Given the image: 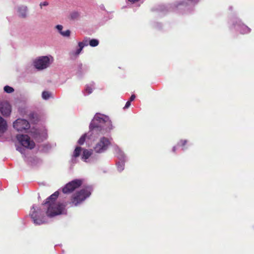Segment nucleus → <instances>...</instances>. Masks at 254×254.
Masks as SVG:
<instances>
[{
  "label": "nucleus",
  "instance_id": "f257e3e1",
  "mask_svg": "<svg viewBox=\"0 0 254 254\" xmlns=\"http://www.w3.org/2000/svg\"><path fill=\"white\" fill-rule=\"evenodd\" d=\"M59 195V191H56L46 199L45 203H43V205H48L46 214L48 217H52L60 215L64 210L65 205L62 203L56 201Z\"/></svg>",
  "mask_w": 254,
  "mask_h": 254
},
{
  "label": "nucleus",
  "instance_id": "f03ea898",
  "mask_svg": "<svg viewBox=\"0 0 254 254\" xmlns=\"http://www.w3.org/2000/svg\"><path fill=\"white\" fill-rule=\"evenodd\" d=\"M90 128L93 132L99 130L102 134L112 129L111 122L108 120H105L102 118L96 117L90 124Z\"/></svg>",
  "mask_w": 254,
  "mask_h": 254
},
{
  "label": "nucleus",
  "instance_id": "7ed1b4c3",
  "mask_svg": "<svg viewBox=\"0 0 254 254\" xmlns=\"http://www.w3.org/2000/svg\"><path fill=\"white\" fill-rule=\"evenodd\" d=\"M91 193V190L88 188L77 191L71 195L70 203L74 206H77L88 197Z\"/></svg>",
  "mask_w": 254,
  "mask_h": 254
},
{
  "label": "nucleus",
  "instance_id": "20e7f679",
  "mask_svg": "<svg viewBox=\"0 0 254 254\" xmlns=\"http://www.w3.org/2000/svg\"><path fill=\"white\" fill-rule=\"evenodd\" d=\"M82 184V181L80 179H75L67 184L63 188L64 193L67 194L72 192L75 189L79 188Z\"/></svg>",
  "mask_w": 254,
  "mask_h": 254
},
{
  "label": "nucleus",
  "instance_id": "39448f33",
  "mask_svg": "<svg viewBox=\"0 0 254 254\" xmlns=\"http://www.w3.org/2000/svg\"><path fill=\"white\" fill-rule=\"evenodd\" d=\"M16 137L20 144L23 146L30 149H33L35 147V142L33 140H30L28 135L17 134Z\"/></svg>",
  "mask_w": 254,
  "mask_h": 254
},
{
  "label": "nucleus",
  "instance_id": "423d86ee",
  "mask_svg": "<svg viewBox=\"0 0 254 254\" xmlns=\"http://www.w3.org/2000/svg\"><path fill=\"white\" fill-rule=\"evenodd\" d=\"M110 145L109 140L105 137L101 138L99 142L95 145L94 149L96 153H103L105 151Z\"/></svg>",
  "mask_w": 254,
  "mask_h": 254
},
{
  "label": "nucleus",
  "instance_id": "0eeeda50",
  "mask_svg": "<svg viewBox=\"0 0 254 254\" xmlns=\"http://www.w3.org/2000/svg\"><path fill=\"white\" fill-rule=\"evenodd\" d=\"M13 127L18 131H23L29 128L30 124L26 120L18 119L13 123Z\"/></svg>",
  "mask_w": 254,
  "mask_h": 254
},
{
  "label": "nucleus",
  "instance_id": "6e6552de",
  "mask_svg": "<svg viewBox=\"0 0 254 254\" xmlns=\"http://www.w3.org/2000/svg\"><path fill=\"white\" fill-rule=\"evenodd\" d=\"M50 64V59L47 56H43L34 62L35 67L39 69H43L47 68Z\"/></svg>",
  "mask_w": 254,
  "mask_h": 254
},
{
  "label": "nucleus",
  "instance_id": "1a4fd4ad",
  "mask_svg": "<svg viewBox=\"0 0 254 254\" xmlns=\"http://www.w3.org/2000/svg\"><path fill=\"white\" fill-rule=\"evenodd\" d=\"M0 112L4 116H8L11 112L10 104L6 101L0 102Z\"/></svg>",
  "mask_w": 254,
  "mask_h": 254
},
{
  "label": "nucleus",
  "instance_id": "9d476101",
  "mask_svg": "<svg viewBox=\"0 0 254 254\" xmlns=\"http://www.w3.org/2000/svg\"><path fill=\"white\" fill-rule=\"evenodd\" d=\"M32 209H33V210L31 212L30 215L31 218L33 221L34 223L36 225H41L43 224L44 223V221L42 219L38 218V212L36 210L34 206L33 207Z\"/></svg>",
  "mask_w": 254,
  "mask_h": 254
},
{
  "label": "nucleus",
  "instance_id": "9b49d317",
  "mask_svg": "<svg viewBox=\"0 0 254 254\" xmlns=\"http://www.w3.org/2000/svg\"><path fill=\"white\" fill-rule=\"evenodd\" d=\"M28 8L26 6L21 5L17 8L18 16L22 18H25L27 16Z\"/></svg>",
  "mask_w": 254,
  "mask_h": 254
},
{
  "label": "nucleus",
  "instance_id": "f8f14e48",
  "mask_svg": "<svg viewBox=\"0 0 254 254\" xmlns=\"http://www.w3.org/2000/svg\"><path fill=\"white\" fill-rule=\"evenodd\" d=\"M7 129L6 121L0 116V133H4Z\"/></svg>",
  "mask_w": 254,
  "mask_h": 254
},
{
  "label": "nucleus",
  "instance_id": "ddd939ff",
  "mask_svg": "<svg viewBox=\"0 0 254 254\" xmlns=\"http://www.w3.org/2000/svg\"><path fill=\"white\" fill-rule=\"evenodd\" d=\"M92 154V150H88L86 149H84L83 150V153L82 155V159L86 162V160L88 159Z\"/></svg>",
  "mask_w": 254,
  "mask_h": 254
},
{
  "label": "nucleus",
  "instance_id": "4468645a",
  "mask_svg": "<svg viewBox=\"0 0 254 254\" xmlns=\"http://www.w3.org/2000/svg\"><path fill=\"white\" fill-rule=\"evenodd\" d=\"M85 46H87V44H84V42H79L78 43V46L79 48L76 50V51L74 53H72V54L75 56H78L82 50L83 47Z\"/></svg>",
  "mask_w": 254,
  "mask_h": 254
},
{
  "label": "nucleus",
  "instance_id": "2eb2a0df",
  "mask_svg": "<svg viewBox=\"0 0 254 254\" xmlns=\"http://www.w3.org/2000/svg\"><path fill=\"white\" fill-rule=\"evenodd\" d=\"M81 150H82V148L81 147H79V146L76 147V148H75V149L73 151L72 156L74 158H77V157H79L80 156V155L81 154Z\"/></svg>",
  "mask_w": 254,
  "mask_h": 254
},
{
  "label": "nucleus",
  "instance_id": "dca6fc26",
  "mask_svg": "<svg viewBox=\"0 0 254 254\" xmlns=\"http://www.w3.org/2000/svg\"><path fill=\"white\" fill-rule=\"evenodd\" d=\"M86 134L85 133L84 134H83L81 137L79 139L78 141V143L79 144V145H82L84 144L85 141V139H86Z\"/></svg>",
  "mask_w": 254,
  "mask_h": 254
},
{
  "label": "nucleus",
  "instance_id": "f3484780",
  "mask_svg": "<svg viewBox=\"0 0 254 254\" xmlns=\"http://www.w3.org/2000/svg\"><path fill=\"white\" fill-rule=\"evenodd\" d=\"M99 44V41L97 39H92L89 41V45L91 47H96Z\"/></svg>",
  "mask_w": 254,
  "mask_h": 254
},
{
  "label": "nucleus",
  "instance_id": "a211bd4d",
  "mask_svg": "<svg viewBox=\"0 0 254 254\" xmlns=\"http://www.w3.org/2000/svg\"><path fill=\"white\" fill-rule=\"evenodd\" d=\"M4 90L6 93H11L14 91V89L10 86L6 85L4 87Z\"/></svg>",
  "mask_w": 254,
  "mask_h": 254
},
{
  "label": "nucleus",
  "instance_id": "6ab92c4d",
  "mask_svg": "<svg viewBox=\"0 0 254 254\" xmlns=\"http://www.w3.org/2000/svg\"><path fill=\"white\" fill-rule=\"evenodd\" d=\"M50 97V93L48 91H43L42 93V98L47 100Z\"/></svg>",
  "mask_w": 254,
  "mask_h": 254
},
{
  "label": "nucleus",
  "instance_id": "aec40b11",
  "mask_svg": "<svg viewBox=\"0 0 254 254\" xmlns=\"http://www.w3.org/2000/svg\"><path fill=\"white\" fill-rule=\"evenodd\" d=\"M70 34V31L69 30H67L65 31L61 32V34L64 37H68L69 36Z\"/></svg>",
  "mask_w": 254,
  "mask_h": 254
},
{
  "label": "nucleus",
  "instance_id": "412c9836",
  "mask_svg": "<svg viewBox=\"0 0 254 254\" xmlns=\"http://www.w3.org/2000/svg\"><path fill=\"white\" fill-rule=\"evenodd\" d=\"M187 142L188 141L187 140H181L180 142L178 143V145L182 147H184L187 144Z\"/></svg>",
  "mask_w": 254,
  "mask_h": 254
},
{
  "label": "nucleus",
  "instance_id": "4be33fe9",
  "mask_svg": "<svg viewBox=\"0 0 254 254\" xmlns=\"http://www.w3.org/2000/svg\"><path fill=\"white\" fill-rule=\"evenodd\" d=\"M85 91L88 94H91L92 92V88L91 87L87 85L85 88Z\"/></svg>",
  "mask_w": 254,
  "mask_h": 254
},
{
  "label": "nucleus",
  "instance_id": "5701e85b",
  "mask_svg": "<svg viewBox=\"0 0 254 254\" xmlns=\"http://www.w3.org/2000/svg\"><path fill=\"white\" fill-rule=\"evenodd\" d=\"M124 164H118V171L121 172L124 170Z\"/></svg>",
  "mask_w": 254,
  "mask_h": 254
},
{
  "label": "nucleus",
  "instance_id": "b1692460",
  "mask_svg": "<svg viewBox=\"0 0 254 254\" xmlns=\"http://www.w3.org/2000/svg\"><path fill=\"white\" fill-rule=\"evenodd\" d=\"M56 28H57V29L58 30V31H59V32L61 33V32H63L62 31V29H63V26L61 25H58L56 26Z\"/></svg>",
  "mask_w": 254,
  "mask_h": 254
},
{
  "label": "nucleus",
  "instance_id": "393cba45",
  "mask_svg": "<svg viewBox=\"0 0 254 254\" xmlns=\"http://www.w3.org/2000/svg\"><path fill=\"white\" fill-rule=\"evenodd\" d=\"M130 103L131 102L129 101H127L124 107V109H127L130 106Z\"/></svg>",
  "mask_w": 254,
  "mask_h": 254
},
{
  "label": "nucleus",
  "instance_id": "a878e982",
  "mask_svg": "<svg viewBox=\"0 0 254 254\" xmlns=\"http://www.w3.org/2000/svg\"><path fill=\"white\" fill-rule=\"evenodd\" d=\"M135 98V95L133 94V95H132L130 96V98H129V101H130V102H131V101H133V100H134Z\"/></svg>",
  "mask_w": 254,
  "mask_h": 254
},
{
  "label": "nucleus",
  "instance_id": "bb28decb",
  "mask_svg": "<svg viewBox=\"0 0 254 254\" xmlns=\"http://www.w3.org/2000/svg\"><path fill=\"white\" fill-rule=\"evenodd\" d=\"M78 13H76V12H75V13H73L72 14L71 17L72 18H74V17H76L78 16Z\"/></svg>",
  "mask_w": 254,
  "mask_h": 254
},
{
  "label": "nucleus",
  "instance_id": "cd10ccee",
  "mask_svg": "<svg viewBox=\"0 0 254 254\" xmlns=\"http://www.w3.org/2000/svg\"><path fill=\"white\" fill-rule=\"evenodd\" d=\"M116 151L118 152L119 153H120L122 155V151L120 150V149L118 147H117L116 148Z\"/></svg>",
  "mask_w": 254,
  "mask_h": 254
},
{
  "label": "nucleus",
  "instance_id": "c85d7f7f",
  "mask_svg": "<svg viewBox=\"0 0 254 254\" xmlns=\"http://www.w3.org/2000/svg\"><path fill=\"white\" fill-rule=\"evenodd\" d=\"M47 5H48V2L46 1L44 2L42 4H41V6H42V5L46 6Z\"/></svg>",
  "mask_w": 254,
  "mask_h": 254
},
{
  "label": "nucleus",
  "instance_id": "c756f323",
  "mask_svg": "<svg viewBox=\"0 0 254 254\" xmlns=\"http://www.w3.org/2000/svg\"><path fill=\"white\" fill-rule=\"evenodd\" d=\"M129 1L131 2H136L137 1H138L139 0H128Z\"/></svg>",
  "mask_w": 254,
  "mask_h": 254
},
{
  "label": "nucleus",
  "instance_id": "7c9ffc66",
  "mask_svg": "<svg viewBox=\"0 0 254 254\" xmlns=\"http://www.w3.org/2000/svg\"><path fill=\"white\" fill-rule=\"evenodd\" d=\"M82 42H84V44H87V45H88V41L87 40H84Z\"/></svg>",
  "mask_w": 254,
  "mask_h": 254
},
{
  "label": "nucleus",
  "instance_id": "2f4dec72",
  "mask_svg": "<svg viewBox=\"0 0 254 254\" xmlns=\"http://www.w3.org/2000/svg\"><path fill=\"white\" fill-rule=\"evenodd\" d=\"M21 149H22V148H21V147H18L17 148V149H17V150H18L19 151H20V152H21V151H21Z\"/></svg>",
  "mask_w": 254,
  "mask_h": 254
},
{
  "label": "nucleus",
  "instance_id": "473e14b6",
  "mask_svg": "<svg viewBox=\"0 0 254 254\" xmlns=\"http://www.w3.org/2000/svg\"><path fill=\"white\" fill-rule=\"evenodd\" d=\"M176 147H174L173 148V151L174 152H176Z\"/></svg>",
  "mask_w": 254,
  "mask_h": 254
}]
</instances>
